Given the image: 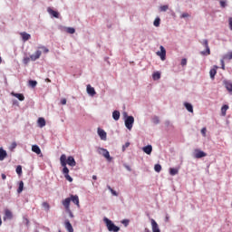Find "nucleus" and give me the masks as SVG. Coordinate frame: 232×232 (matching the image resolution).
Wrapping results in <instances>:
<instances>
[{
	"label": "nucleus",
	"mask_w": 232,
	"mask_h": 232,
	"mask_svg": "<svg viewBox=\"0 0 232 232\" xmlns=\"http://www.w3.org/2000/svg\"><path fill=\"white\" fill-rule=\"evenodd\" d=\"M42 53L43 52L38 50L34 53V54L30 55V57L24 58L23 60L24 64H28V63H30V59L31 61H37V59L41 58Z\"/></svg>",
	"instance_id": "3"
},
{
	"label": "nucleus",
	"mask_w": 232,
	"mask_h": 232,
	"mask_svg": "<svg viewBox=\"0 0 232 232\" xmlns=\"http://www.w3.org/2000/svg\"><path fill=\"white\" fill-rule=\"evenodd\" d=\"M203 157H208V154L198 149L194 150V159H202Z\"/></svg>",
	"instance_id": "7"
},
{
	"label": "nucleus",
	"mask_w": 232,
	"mask_h": 232,
	"mask_svg": "<svg viewBox=\"0 0 232 232\" xmlns=\"http://www.w3.org/2000/svg\"><path fill=\"white\" fill-rule=\"evenodd\" d=\"M16 173L17 175H23V167L21 165L16 167Z\"/></svg>",
	"instance_id": "34"
},
{
	"label": "nucleus",
	"mask_w": 232,
	"mask_h": 232,
	"mask_svg": "<svg viewBox=\"0 0 232 232\" xmlns=\"http://www.w3.org/2000/svg\"><path fill=\"white\" fill-rule=\"evenodd\" d=\"M184 106H185L186 110H188L189 111V113H193V105H191V103L185 102Z\"/></svg>",
	"instance_id": "25"
},
{
	"label": "nucleus",
	"mask_w": 232,
	"mask_h": 232,
	"mask_svg": "<svg viewBox=\"0 0 232 232\" xmlns=\"http://www.w3.org/2000/svg\"><path fill=\"white\" fill-rule=\"evenodd\" d=\"M219 5L221 8H226V6H227V5L226 4V0H220Z\"/></svg>",
	"instance_id": "42"
},
{
	"label": "nucleus",
	"mask_w": 232,
	"mask_h": 232,
	"mask_svg": "<svg viewBox=\"0 0 232 232\" xmlns=\"http://www.w3.org/2000/svg\"><path fill=\"white\" fill-rule=\"evenodd\" d=\"M65 31L67 34H75V28L73 27H66Z\"/></svg>",
	"instance_id": "35"
},
{
	"label": "nucleus",
	"mask_w": 232,
	"mask_h": 232,
	"mask_svg": "<svg viewBox=\"0 0 232 232\" xmlns=\"http://www.w3.org/2000/svg\"><path fill=\"white\" fill-rule=\"evenodd\" d=\"M70 198H71L72 202H73V204H75L77 206V208H80L81 205L79 204V196L71 195Z\"/></svg>",
	"instance_id": "17"
},
{
	"label": "nucleus",
	"mask_w": 232,
	"mask_h": 232,
	"mask_svg": "<svg viewBox=\"0 0 232 232\" xmlns=\"http://www.w3.org/2000/svg\"><path fill=\"white\" fill-rule=\"evenodd\" d=\"M11 95H13V97H16V99H18V101H24V95L23 93H15V92H12Z\"/></svg>",
	"instance_id": "19"
},
{
	"label": "nucleus",
	"mask_w": 232,
	"mask_h": 232,
	"mask_svg": "<svg viewBox=\"0 0 232 232\" xmlns=\"http://www.w3.org/2000/svg\"><path fill=\"white\" fill-rule=\"evenodd\" d=\"M152 232H160V228H159V224L155 219H151Z\"/></svg>",
	"instance_id": "12"
},
{
	"label": "nucleus",
	"mask_w": 232,
	"mask_h": 232,
	"mask_svg": "<svg viewBox=\"0 0 232 232\" xmlns=\"http://www.w3.org/2000/svg\"><path fill=\"white\" fill-rule=\"evenodd\" d=\"M60 162H61V166L63 168V173L64 175V178L66 179V180H68L69 182H73V179L70 176V169H68V167H66V156L64 154H63L60 157Z\"/></svg>",
	"instance_id": "1"
},
{
	"label": "nucleus",
	"mask_w": 232,
	"mask_h": 232,
	"mask_svg": "<svg viewBox=\"0 0 232 232\" xmlns=\"http://www.w3.org/2000/svg\"><path fill=\"white\" fill-rule=\"evenodd\" d=\"M154 170L156 171V173H160V171H162V166H160V164H156L154 166Z\"/></svg>",
	"instance_id": "32"
},
{
	"label": "nucleus",
	"mask_w": 232,
	"mask_h": 232,
	"mask_svg": "<svg viewBox=\"0 0 232 232\" xmlns=\"http://www.w3.org/2000/svg\"><path fill=\"white\" fill-rule=\"evenodd\" d=\"M186 64H188V60L186 58H183L181 60V66H186Z\"/></svg>",
	"instance_id": "45"
},
{
	"label": "nucleus",
	"mask_w": 232,
	"mask_h": 232,
	"mask_svg": "<svg viewBox=\"0 0 232 232\" xmlns=\"http://www.w3.org/2000/svg\"><path fill=\"white\" fill-rule=\"evenodd\" d=\"M152 79H153L154 81H159V79H160V72H154V73L152 74Z\"/></svg>",
	"instance_id": "31"
},
{
	"label": "nucleus",
	"mask_w": 232,
	"mask_h": 232,
	"mask_svg": "<svg viewBox=\"0 0 232 232\" xmlns=\"http://www.w3.org/2000/svg\"><path fill=\"white\" fill-rule=\"evenodd\" d=\"M225 88L227 90V92H232V82H225Z\"/></svg>",
	"instance_id": "26"
},
{
	"label": "nucleus",
	"mask_w": 232,
	"mask_h": 232,
	"mask_svg": "<svg viewBox=\"0 0 232 232\" xmlns=\"http://www.w3.org/2000/svg\"><path fill=\"white\" fill-rule=\"evenodd\" d=\"M227 110H229V106H227V105H223V106H222V108H221V113H222L223 117H225L226 112L227 111Z\"/></svg>",
	"instance_id": "27"
},
{
	"label": "nucleus",
	"mask_w": 232,
	"mask_h": 232,
	"mask_svg": "<svg viewBox=\"0 0 232 232\" xmlns=\"http://www.w3.org/2000/svg\"><path fill=\"white\" fill-rule=\"evenodd\" d=\"M103 221L105 222L107 226V229L110 232H119L121 231V227L115 226L111 220H110L108 218H104Z\"/></svg>",
	"instance_id": "2"
},
{
	"label": "nucleus",
	"mask_w": 232,
	"mask_h": 232,
	"mask_svg": "<svg viewBox=\"0 0 232 232\" xmlns=\"http://www.w3.org/2000/svg\"><path fill=\"white\" fill-rule=\"evenodd\" d=\"M13 214L12 211H10L9 209H5V217H4V220H12L13 218Z\"/></svg>",
	"instance_id": "13"
},
{
	"label": "nucleus",
	"mask_w": 232,
	"mask_h": 232,
	"mask_svg": "<svg viewBox=\"0 0 232 232\" xmlns=\"http://www.w3.org/2000/svg\"><path fill=\"white\" fill-rule=\"evenodd\" d=\"M160 51L157 52V55L160 57L161 61H166V49L164 46L160 45Z\"/></svg>",
	"instance_id": "8"
},
{
	"label": "nucleus",
	"mask_w": 232,
	"mask_h": 232,
	"mask_svg": "<svg viewBox=\"0 0 232 232\" xmlns=\"http://www.w3.org/2000/svg\"><path fill=\"white\" fill-rule=\"evenodd\" d=\"M87 93L93 97L97 92H95V88L92 87V85H87Z\"/></svg>",
	"instance_id": "15"
},
{
	"label": "nucleus",
	"mask_w": 232,
	"mask_h": 232,
	"mask_svg": "<svg viewBox=\"0 0 232 232\" xmlns=\"http://www.w3.org/2000/svg\"><path fill=\"white\" fill-rule=\"evenodd\" d=\"M210 79H215V76L217 75V69H211L209 71Z\"/></svg>",
	"instance_id": "30"
},
{
	"label": "nucleus",
	"mask_w": 232,
	"mask_h": 232,
	"mask_svg": "<svg viewBox=\"0 0 232 232\" xmlns=\"http://www.w3.org/2000/svg\"><path fill=\"white\" fill-rule=\"evenodd\" d=\"M112 118L114 121H119L121 119V112L119 111H114L112 112Z\"/></svg>",
	"instance_id": "24"
},
{
	"label": "nucleus",
	"mask_w": 232,
	"mask_h": 232,
	"mask_svg": "<svg viewBox=\"0 0 232 232\" xmlns=\"http://www.w3.org/2000/svg\"><path fill=\"white\" fill-rule=\"evenodd\" d=\"M2 179H3V180H6V175L2 174Z\"/></svg>",
	"instance_id": "52"
},
{
	"label": "nucleus",
	"mask_w": 232,
	"mask_h": 232,
	"mask_svg": "<svg viewBox=\"0 0 232 232\" xmlns=\"http://www.w3.org/2000/svg\"><path fill=\"white\" fill-rule=\"evenodd\" d=\"M154 26L159 27L160 26V18H156L153 23Z\"/></svg>",
	"instance_id": "38"
},
{
	"label": "nucleus",
	"mask_w": 232,
	"mask_h": 232,
	"mask_svg": "<svg viewBox=\"0 0 232 232\" xmlns=\"http://www.w3.org/2000/svg\"><path fill=\"white\" fill-rule=\"evenodd\" d=\"M224 61H227V59H222V60L220 61V63H221V68H222L223 70H226V63H224Z\"/></svg>",
	"instance_id": "44"
},
{
	"label": "nucleus",
	"mask_w": 232,
	"mask_h": 232,
	"mask_svg": "<svg viewBox=\"0 0 232 232\" xmlns=\"http://www.w3.org/2000/svg\"><path fill=\"white\" fill-rule=\"evenodd\" d=\"M24 188V182L20 181L19 182V187H18V189H17V193H23Z\"/></svg>",
	"instance_id": "29"
},
{
	"label": "nucleus",
	"mask_w": 232,
	"mask_h": 232,
	"mask_svg": "<svg viewBox=\"0 0 232 232\" xmlns=\"http://www.w3.org/2000/svg\"><path fill=\"white\" fill-rule=\"evenodd\" d=\"M169 6L168 5H161L160 7V12H167L169 10Z\"/></svg>",
	"instance_id": "40"
},
{
	"label": "nucleus",
	"mask_w": 232,
	"mask_h": 232,
	"mask_svg": "<svg viewBox=\"0 0 232 232\" xmlns=\"http://www.w3.org/2000/svg\"><path fill=\"white\" fill-rule=\"evenodd\" d=\"M6 157H8V153L3 148H0V160H4Z\"/></svg>",
	"instance_id": "18"
},
{
	"label": "nucleus",
	"mask_w": 232,
	"mask_h": 232,
	"mask_svg": "<svg viewBox=\"0 0 232 232\" xmlns=\"http://www.w3.org/2000/svg\"><path fill=\"white\" fill-rule=\"evenodd\" d=\"M20 35L24 42L30 41L32 35L26 32L20 33Z\"/></svg>",
	"instance_id": "14"
},
{
	"label": "nucleus",
	"mask_w": 232,
	"mask_h": 232,
	"mask_svg": "<svg viewBox=\"0 0 232 232\" xmlns=\"http://www.w3.org/2000/svg\"><path fill=\"white\" fill-rule=\"evenodd\" d=\"M65 162L66 164H68V166H71L72 168H74V166H77V162L75 161V159L72 156H69L65 160Z\"/></svg>",
	"instance_id": "10"
},
{
	"label": "nucleus",
	"mask_w": 232,
	"mask_h": 232,
	"mask_svg": "<svg viewBox=\"0 0 232 232\" xmlns=\"http://www.w3.org/2000/svg\"><path fill=\"white\" fill-rule=\"evenodd\" d=\"M3 226V219H1V216H0V227Z\"/></svg>",
	"instance_id": "54"
},
{
	"label": "nucleus",
	"mask_w": 232,
	"mask_h": 232,
	"mask_svg": "<svg viewBox=\"0 0 232 232\" xmlns=\"http://www.w3.org/2000/svg\"><path fill=\"white\" fill-rule=\"evenodd\" d=\"M152 122H153L154 124H159V123L160 122V120L159 119V117L155 116V117H153V119H152Z\"/></svg>",
	"instance_id": "43"
},
{
	"label": "nucleus",
	"mask_w": 232,
	"mask_h": 232,
	"mask_svg": "<svg viewBox=\"0 0 232 232\" xmlns=\"http://www.w3.org/2000/svg\"><path fill=\"white\" fill-rule=\"evenodd\" d=\"M142 150L144 153H146L147 155H151V151H153V147H151V145H147L143 147Z\"/></svg>",
	"instance_id": "16"
},
{
	"label": "nucleus",
	"mask_w": 232,
	"mask_h": 232,
	"mask_svg": "<svg viewBox=\"0 0 232 232\" xmlns=\"http://www.w3.org/2000/svg\"><path fill=\"white\" fill-rule=\"evenodd\" d=\"M206 131H208V130L206 129V127L201 129V134L203 135V137H206Z\"/></svg>",
	"instance_id": "46"
},
{
	"label": "nucleus",
	"mask_w": 232,
	"mask_h": 232,
	"mask_svg": "<svg viewBox=\"0 0 232 232\" xmlns=\"http://www.w3.org/2000/svg\"><path fill=\"white\" fill-rule=\"evenodd\" d=\"M38 126L40 128H44V126H46V121L44 120V118L38 119Z\"/></svg>",
	"instance_id": "23"
},
{
	"label": "nucleus",
	"mask_w": 232,
	"mask_h": 232,
	"mask_svg": "<svg viewBox=\"0 0 232 232\" xmlns=\"http://www.w3.org/2000/svg\"><path fill=\"white\" fill-rule=\"evenodd\" d=\"M12 148H17V143L13 142V143H12Z\"/></svg>",
	"instance_id": "51"
},
{
	"label": "nucleus",
	"mask_w": 232,
	"mask_h": 232,
	"mask_svg": "<svg viewBox=\"0 0 232 232\" xmlns=\"http://www.w3.org/2000/svg\"><path fill=\"white\" fill-rule=\"evenodd\" d=\"M108 189L111 191V193L114 197H119V194L117 193V191L113 190V188H111V187L108 186Z\"/></svg>",
	"instance_id": "37"
},
{
	"label": "nucleus",
	"mask_w": 232,
	"mask_h": 232,
	"mask_svg": "<svg viewBox=\"0 0 232 232\" xmlns=\"http://www.w3.org/2000/svg\"><path fill=\"white\" fill-rule=\"evenodd\" d=\"M66 102H67L66 98H63L61 100V104H63V106H64Z\"/></svg>",
	"instance_id": "50"
},
{
	"label": "nucleus",
	"mask_w": 232,
	"mask_h": 232,
	"mask_svg": "<svg viewBox=\"0 0 232 232\" xmlns=\"http://www.w3.org/2000/svg\"><path fill=\"white\" fill-rule=\"evenodd\" d=\"M98 135L102 140H106L107 134L106 131H104V130L98 128Z\"/></svg>",
	"instance_id": "11"
},
{
	"label": "nucleus",
	"mask_w": 232,
	"mask_h": 232,
	"mask_svg": "<svg viewBox=\"0 0 232 232\" xmlns=\"http://www.w3.org/2000/svg\"><path fill=\"white\" fill-rule=\"evenodd\" d=\"M201 44L206 48V51L201 52V55H211V50L209 49V44L207 39L201 42Z\"/></svg>",
	"instance_id": "4"
},
{
	"label": "nucleus",
	"mask_w": 232,
	"mask_h": 232,
	"mask_svg": "<svg viewBox=\"0 0 232 232\" xmlns=\"http://www.w3.org/2000/svg\"><path fill=\"white\" fill-rule=\"evenodd\" d=\"M42 206L46 209V211H50V204H48V202H44Z\"/></svg>",
	"instance_id": "39"
},
{
	"label": "nucleus",
	"mask_w": 232,
	"mask_h": 232,
	"mask_svg": "<svg viewBox=\"0 0 232 232\" xmlns=\"http://www.w3.org/2000/svg\"><path fill=\"white\" fill-rule=\"evenodd\" d=\"M186 17H189V14H188V13H183V14H181V18L186 19Z\"/></svg>",
	"instance_id": "49"
},
{
	"label": "nucleus",
	"mask_w": 232,
	"mask_h": 232,
	"mask_svg": "<svg viewBox=\"0 0 232 232\" xmlns=\"http://www.w3.org/2000/svg\"><path fill=\"white\" fill-rule=\"evenodd\" d=\"M223 59H227L228 61H231V59H232V52L228 53L227 54H225L223 56Z\"/></svg>",
	"instance_id": "36"
},
{
	"label": "nucleus",
	"mask_w": 232,
	"mask_h": 232,
	"mask_svg": "<svg viewBox=\"0 0 232 232\" xmlns=\"http://www.w3.org/2000/svg\"><path fill=\"white\" fill-rule=\"evenodd\" d=\"M32 151H34V153H36V155H41V148H39V146L37 145L32 146Z\"/></svg>",
	"instance_id": "21"
},
{
	"label": "nucleus",
	"mask_w": 232,
	"mask_h": 232,
	"mask_svg": "<svg viewBox=\"0 0 232 232\" xmlns=\"http://www.w3.org/2000/svg\"><path fill=\"white\" fill-rule=\"evenodd\" d=\"M1 63H3V60L1 59V56H0V64H1Z\"/></svg>",
	"instance_id": "55"
},
{
	"label": "nucleus",
	"mask_w": 232,
	"mask_h": 232,
	"mask_svg": "<svg viewBox=\"0 0 232 232\" xmlns=\"http://www.w3.org/2000/svg\"><path fill=\"white\" fill-rule=\"evenodd\" d=\"M126 148H130V142H126V143L122 146L123 151L126 150Z\"/></svg>",
	"instance_id": "48"
},
{
	"label": "nucleus",
	"mask_w": 232,
	"mask_h": 232,
	"mask_svg": "<svg viewBox=\"0 0 232 232\" xmlns=\"http://www.w3.org/2000/svg\"><path fill=\"white\" fill-rule=\"evenodd\" d=\"M71 202H72V198H66L65 199H63L62 201L63 206L65 208V211H67L68 213H70Z\"/></svg>",
	"instance_id": "9"
},
{
	"label": "nucleus",
	"mask_w": 232,
	"mask_h": 232,
	"mask_svg": "<svg viewBox=\"0 0 232 232\" xmlns=\"http://www.w3.org/2000/svg\"><path fill=\"white\" fill-rule=\"evenodd\" d=\"M39 50H43L44 53H48V52H50V50L48 48H46L45 46H40L38 47Z\"/></svg>",
	"instance_id": "41"
},
{
	"label": "nucleus",
	"mask_w": 232,
	"mask_h": 232,
	"mask_svg": "<svg viewBox=\"0 0 232 232\" xmlns=\"http://www.w3.org/2000/svg\"><path fill=\"white\" fill-rule=\"evenodd\" d=\"M133 122H135V118H133V116H127V118L125 119L126 128L131 130V128H133Z\"/></svg>",
	"instance_id": "5"
},
{
	"label": "nucleus",
	"mask_w": 232,
	"mask_h": 232,
	"mask_svg": "<svg viewBox=\"0 0 232 232\" xmlns=\"http://www.w3.org/2000/svg\"><path fill=\"white\" fill-rule=\"evenodd\" d=\"M98 153L100 155H102V157L107 159V160H111V157H110V151H108V150L102 149V148H99L98 149Z\"/></svg>",
	"instance_id": "6"
},
{
	"label": "nucleus",
	"mask_w": 232,
	"mask_h": 232,
	"mask_svg": "<svg viewBox=\"0 0 232 232\" xmlns=\"http://www.w3.org/2000/svg\"><path fill=\"white\" fill-rule=\"evenodd\" d=\"M28 83L31 88H35V86H37V81L30 80Z\"/></svg>",
	"instance_id": "33"
},
{
	"label": "nucleus",
	"mask_w": 232,
	"mask_h": 232,
	"mask_svg": "<svg viewBox=\"0 0 232 232\" xmlns=\"http://www.w3.org/2000/svg\"><path fill=\"white\" fill-rule=\"evenodd\" d=\"M92 179H93V180H97V176L93 175V176H92Z\"/></svg>",
	"instance_id": "53"
},
{
	"label": "nucleus",
	"mask_w": 232,
	"mask_h": 232,
	"mask_svg": "<svg viewBox=\"0 0 232 232\" xmlns=\"http://www.w3.org/2000/svg\"><path fill=\"white\" fill-rule=\"evenodd\" d=\"M169 173L172 177L175 176V175H178L179 174V169L170 168L169 169Z\"/></svg>",
	"instance_id": "28"
},
{
	"label": "nucleus",
	"mask_w": 232,
	"mask_h": 232,
	"mask_svg": "<svg viewBox=\"0 0 232 232\" xmlns=\"http://www.w3.org/2000/svg\"><path fill=\"white\" fill-rule=\"evenodd\" d=\"M65 228L67 229V231L69 232H73V227L72 226V223H70L69 220L65 221Z\"/></svg>",
	"instance_id": "22"
},
{
	"label": "nucleus",
	"mask_w": 232,
	"mask_h": 232,
	"mask_svg": "<svg viewBox=\"0 0 232 232\" xmlns=\"http://www.w3.org/2000/svg\"><path fill=\"white\" fill-rule=\"evenodd\" d=\"M121 224H123L125 227H127L128 224H130V220L124 219V220L121 221Z\"/></svg>",
	"instance_id": "47"
},
{
	"label": "nucleus",
	"mask_w": 232,
	"mask_h": 232,
	"mask_svg": "<svg viewBox=\"0 0 232 232\" xmlns=\"http://www.w3.org/2000/svg\"><path fill=\"white\" fill-rule=\"evenodd\" d=\"M47 12L53 15V17H55L56 19H59V13L57 11H53L52 8H49Z\"/></svg>",
	"instance_id": "20"
}]
</instances>
